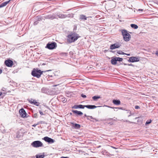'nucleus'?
Listing matches in <instances>:
<instances>
[{
  "mask_svg": "<svg viewBox=\"0 0 158 158\" xmlns=\"http://www.w3.org/2000/svg\"><path fill=\"white\" fill-rule=\"evenodd\" d=\"M79 37L78 34L75 32H72L67 36V41L70 43H73L76 41Z\"/></svg>",
  "mask_w": 158,
  "mask_h": 158,
  "instance_id": "nucleus-1",
  "label": "nucleus"
},
{
  "mask_svg": "<svg viewBox=\"0 0 158 158\" xmlns=\"http://www.w3.org/2000/svg\"><path fill=\"white\" fill-rule=\"evenodd\" d=\"M51 70H49L44 71H42L40 69H34L31 72V75L32 76L36 77L37 78H39L43 73L51 71Z\"/></svg>",
  "mask_w": 158,
  "mask_h": 158,
  "instance_id": "nucleus-2",
  "label": "nucleus"
},
{
  "mask_svg": "<svg viewBox=\"0 0 158 158\" xmlns=\"http://www.w3.org/2000/svg\"><path fill=\"white\" fill-rule=\"evenodd\" d=\"M121 31L124 40L127 42L130 40L131 38V35L127 32V30H122Z\"/></svg>",
  "mask_w": 158,
  "mask_h": 158,
  "instance_id": "nucleus-3",
  "label": "nucleus"
},
{
  "mask_svg": "<svg viewBox=\"0 0 158 158\" xmlns=\"http://www.w3.org/2000/svg\"><path fill=\"white\" fill-rule=\"evenodd\" d=\"M56 47V44L54 42H49L47 44L45 48L49 50H53L55 49Z\"/></svg>",
  "mask_w": 158,
  "mask_h": 158,
  "instance_id": "nucleus-4",
  "label": "nucleus"
},
{
  "mask_svg": "<svg viewBox=\"0 0 158 158\" xmlns=\"http://www.w3.org/2000/svg\"><path fill=\"white\" fill-rule=\"evenodd\" d=\"M31 145L33 147L37 148L43 146V143L39 140L35 141L31 143Z\"/></svg>",
  "mask_w": 158,
  "mask_h": 158,
  "instance_id": "nucleus-5",
  "label": "nucleus"
},
{
  "mask_svg": "<svg viewBox=\"0 0 158 158\" xmlns=\"http://www.w3.org/2000/svg\"><path fill=\"white\" fill-rule=\"evenodd\" d=\"M139 60V57L138 56H131L130 57L128 61L129 62H138Z\"/></svg>",
  "mask_w": 158,
  "mask_h": 158,
  "instance_id": "nucleus-6",
  "label": "nucleus"
},
{
  "mask_svg": "<svg viewBox=\"0 0 158 158\" xmlns=\"http://www.w3.org/2000/svg\"><path fill=\"white\" fill-rule=\"evenodd\" d=\"M42 139L45 142H48L49 144L53 143L55 141L54 139L48 136H45Z\"/></svg>",
  "mask_w": 158,
  "mask_h": 158,
  "instance_id": "nucleus-7",
  "label": "nucleus"
},
{
  "mask_svg": "<svg viewBox=\"0 0 158 158\" xmlns=\"http://www.w3.org/2000/svg\"><path fill=\"white\" fill-rule=\"evenodd\" d=\"M56 15L60 19H64L66 18V17H70L73 15L72 14H69L68 15H65L57 13L56 14Z\"/></svg>",
  "mask_w": 158,
  "mask_h": 158,
  "instance_id": "nucleus-8",
  "label": "nucleus"
},
{
  "mask_svg": "<svg viewBox=\"0 0 158 158\" xmlns=\"http://www.w3.org/2000/svg\"><path fill=\"white\" fill-rule=\"evenodd\" d=\"M121 46V44L119 43H116L110 45V49L111 50H113L116 48H119Z\"/></svg>",
  "mask_w": 158,
  "mask_h": 158,
  "instance_id": "nucleus-9",
  "label": "nucleus"
},
{
  "mask_svg": "<svg viewBox=\"0 0 158 158\" xmlns=\"http://www.w3.org/2000/svg\"><path fill=\"white\" fill-rule=\"evenodd\" d=\"M4 63L7 66L10 67L13 65V62L11 60L8 59L5 61Z\"/></svg>",
  "mask_w": 158,
  "mask_h": 158,
  "instance_id": "nucleus-10",
  "label": "nucleus"
},
{
  "mask_svg": "<svg viewBox=\"0 0 158 158\" xmlns=\"http://www.w3.org/2000/svg\"><path fill=\"white\" fill-rule=\"evenodd\" d=\"M19 113L21 117L23 118L26 117L27 113L23 108H21L19 110Z\"/></svg>",
  "mask_w": 158,
  "mask_h": 158,
  "instance_id": "nucleus-11",
  "label": "nucleus"
},
{
  "mask_svg": "<svg viewBox=\"0 0 158 158\" xmlns=\"http://www.w3.org/2000/svg\"><path fill=\"white\" fill-rule=\"evenodd\" d=\"M44 18L45 19H56V17L55 14H52V15H45L44 16Z\"/></svg>",
  "mask_w": 158,
  "mask_h": 158,
  "instance_id": "nucleus-12",
  "label": "nucleus"
},
{
  "mask_svg": "<svg viewBox=\"0 0 158 158\" xmlns=\"http://www.w3.org/2000/svg\"><path fill=\"white\" fill-rule=\"evenodd\" d=\"M85 105H83L81 104L78 105H75L72 106V108L74 109H77L78 108L83 109L85 107Z\"/></svg>",
  "mask_w": 158,
  "mask_h": 158,
  "instance_id": "nucleus-13",
  "label": "nucleus"
},
{
  "mask_svg": "<svg viewBox=\"0 0 158 158\" xmlns=\"http://www.w3.org/2000/svg\"><path fill=\"white\" fill-rule=\"evenodd\" d=\"M85 107H86L89 109H95L97 107H101V106H96L94 105H85Z\"/></svg>",
  "mask_w": 158,
  "mask_h": 158,
  "instance_id": "nucleus-14",
  "label": "nucleus"
},
{
  "mask_svg": "<svg viewBox=\"0 0 158 158\" xmlns=\"http://www.w3.org/2000/svg\"><path fill=\"white\" fill-rule=\"evenodd\" d=\"M72 125V127L76 129H78L81 127V125L77 123H71Z\"/></svg>",
  "mask_w": 158,
  "mask_h": 158,
  "instance_id": "nucleus-15",
  "label": "nucleus"
},
{
  "mask_svg": "<svg viewBox=\"0 0 158 158\" xmlns=\"http://www.w3.org/2000/svg\"><path fill=\"white\" fill-rule=\"evenodd\" d=\"M72 112L77 115L81 116L83 114L81 112L77 110H72Z\"/></svg>",
  "mask_w": 158,
  "mask_h": 158,
  "instance_id": "nucleus-16",
  "label": "nucleus"
},
{
  "mask_svg": "<svg viewBox=\"0 0 158 158\" xmlns=\"http://www.w3.org/2000/svg\"><path fill=\"white\" fill-rule=\"evenodd\" d=\"M11 0H9L8 1H7L6 2H5L2 3L0 5V8L3 7L5 6H6L8 3H9Z\"/></svg>",
  "mask_w": 158,
  "mask_h": 158,
  "instance_id": "nucleus-17",
  "label": "nucleus"
},
{
  "mask_svg": "<svg viewBox=\"0 0 158 158\" xmlns=\"http://www.w3.org/2000/svg\"><path fill=\"white\" fill-rule=\"evenodd\" d=\"M112 102L114 104L117 105H119L121 103L120 101L119 100L114 99L112 101Z\"/></svg>",
  "mask_w": 158,
  "mask_h": 158,
  "instance_id": "nucleus-18",
  "label": "nucleus"
},
{
  "mask_svg": "<svg viewBox=\"0 0 158 158\" xmlns=\"http://www.w3.org/2000/svg\"><path fill=\"white\" fill-rule=\"evenodd\" d=\"M90 118L94 120H91V121H92L93 122H98V120H97L95 118H93V117L92 116H88L87 117V119L88 120H90Z\"/></svg>",
  "mask_w": 158,
  "mask_h": 158,
  "instance_id": "nucleus-19",
  "label": "nucleus"
},
{
  "mask_svg": "<svg viewBox=\"0 0 158 158\" xmlns=\"http://www.w3.org/2000/svg\"><path fill=\"white\" fill-rule=\"evenodd\" d=\"M117 61L115 57L112 58L111 60V63L113 65L116 64H117Z\"/></svg>",
  "mask_w": 158,
  "mask_h": 158,
  "instance_id": "nucleus-20",
  "label": "nucleus"
},
{
  "mask_svg": "<svg viewBox=\"0 0 158 158\" xmlns=\"http://www.w3.org/2000/svg\"><path fill=\"white\" fill-rule=\"evenodd\" d=\"M43 154L42 155H39L37 154L35 156V157L36 158H44L45 156L44 155V153H43Z\"/></svg>",
  "mask_w": 158,
  "mask_h": 158,
  "instance_id": "nucleus-21",
  "label": "nucleus"
},
{
  "mask_svg": "<svg viewBox=\"0 0 158 158\" xmlns=\"http://www.w3.org/2000/svg\"><path fill=\"white\" fill-rule=\"evenodd\" d=\"M87 18L86 16L84 15H80V19L81 20H86Z\"/></svg>",
  "mask_w": 158,
  "mask_h": 158,
  "instance_id": "nucleus-22",
  "label": "nucleus"
},
{
  "mask_svg": "<svg viewBox=\"0 0 158 158\" xmlns=\"http://www.w3.org/2000/svg\"><path fill=\"white\" fill-rule=\"evenodd\" d=\"M100 98V96H94L92 97V99L94 101H97L98 99Z\"/></svg>",
  "mask_w": 158,
  "mask_h": 158,
  "instance_id": "nucleus-23",
  "label": "nucleus"
},
{
  "mask_svg": "<svg viewBox=\"0 0 158 158\" xmlns=\"http://www.w3.org/2000/svg\"><path fill=\"white\" fill-rule=\"evenodd\" d=\"M32 104H33L36 106H39L40 103L38 102H36L35 100H34Z\"/></svg>",
  "mask_w": 158,
  "mask_h": 158,
  "instance_id": "nucleus-24",
  "label": "nucleus"
},
{
  "mask_svg": "<svg viewBox=\"0 0 158 158\" xmlns=\"http://www.w3.org/2000/svg\"><path fill=\"white\" fill-rule=\"evenodd\" d=\"M131 27L132 28H134L135 29H137L138 28V26L137 25L134 24H131Z\"/></svg>",
  "mask_w": 158,
  "mask_h": 158,
  "instance_id": "nucleus-25",
  "label": "nucleus"
},
{
  "mask_svg": "<svg viewBox=\"0 0 158 158\" xmlns=\"http://www.w3.org/2000/svg\"><path fill=\"white\" fill-rule=\"evenodd\" d=\"M41 92L43 93H46L47 92V89L46 88L44 87L42 88L41 90Z\"/></svg>",
  "mask_w": 158,
  "mask_h": 158,
  "instance_id": "nucleus-26",
  "label": "nucleus"
},
{
  "mask_svg": "<svg viewBox=\"0 0 158 158\" xmlns=\"http://www.w3.org/2000/svg\"><path fill=\"white\" fill-rule=\"evenodd\" d=\"M27 100L29 102V103H30L31 104H32V103L34 101V100L32 98H30V99H27Z\"/></svg>",
  "mask_w": 158,
  "mask_h": 158,
  "instance_id": "nucleus-27",
  "label": "nucleus"
},
{
  "mask_svg": "<svg viewBox=\"0 0 158 158\" xmlns=\"http://www.w3.org/2000/svg\"><path fill=\"white\" fill-rule=\"evenodd\" d=\"M117 53L119 54L124 55V54H125V53L121 51H117Z\"/></svg>",
  "mask_w": 158,
  "mask_h": 158,
  "instance_id": "nucleus-28",
  "label": "nucleus"
},
{
  "mask_svg": "<svg viewBox=\"0 0 158 158\" xmlns=\"http://www.w3.org/2000/svg\"><path fill=\"white\" fill-rule=\"evenodd\" d=\"M117 61H122L123 59L120 57H115Z\"/></svg>",
  "mask_w": 158,
  "mask_h": 158,
  "instance_id": "nucleus-29",
  "label": "nucleus"
},
{
  "mask_svg": "<svg viewBox=\"0 0 158 158\" xmlns=\"http://www.w3.org/2000/svg\"><path fill=\"white\" fill-rule=\"evenodd\" d=\"M35 19L38 21V22L42 20L40 16H37Z\"/></svg>",
  "mask_w": 158,
  "mask_h": 158,
  "instance_id": "nucleus-30",
  "label": "nucleus"
},
{
  "mask_svg": "<svg viewBox=\"0 0 158 158\" xmlns=\"http://www.w3.org/2000/svg\"><path fill=\"white\" fill-rule=\"evenodd\" d=\"M152 122V120H147L146 123H145V125H146Z\"/></svg>",
  "mask_w": 158,
  "mask_h": 158,
  "instance_id": "nucleus-31",
  "label": "nucleus"
},
{
  "mask_svg": "<svg viewBox=\"0 0 158 158\" xmlns=\"http://www.w3.org/2000/svg\"><path fill=\"white\" fill-rule=\"evenodd\" d=\"M61 100L63 102L65 103L67 101V100L65 98L63 97L61 98Z\"/></svg>",
  "mask_w": 158,
  "mask_h": 158,
  "instance_id": "nucleus-32",
  "label": "nucleus"
},
{
  "mask_svg": "<svg viewBox=\"0 0 158 158\" xmlns=\"http://www.w3.org/2000/svg\"><path fill=\"white\" fill-rule=\"evenodd\" d=\"M38 23H39V22L35 19V21L34 22L33 24L34 25H36Z\"/></svg>",
  "mask_w": 158,
  "mask_h": 158,
  "instance_id": "nucleus-33",
  "label": "nucleus"
},
{
  "mask_svg": "<svg viewBox=\"0 0 158 158\" xmlns=\"http://www.w3.org/2000/svg\"><path fill=\"white\" fill-rule=\"evenodd\" d=\"M33 117L35 118H37L38 117V114L37 113L34 114Z\"/></svg>",
  "mask_w": 158,
  "mask_h": 158,
  "instance_id": "nucleus-34",
  "label": "nucleus"
},
{
  "mask_svg": "<svg viewBox=\"0 0 158 158\" xmlns=\"http://www.w3.org/2000/svg\"><path fill=\"white\" fill-rule=\"evenodd\" d=\"M114 108L116 109H119L124 110V109H123V107H117V108Z\"/></svg>",
  "mask_w": 158,
  "mask_h": 158,
  "instance_id": "nucleus-35",
  "label": "nucleus"
},
{
  "mask_svg": "<svg viewBox=\"0 0 158 158\" xmlns=\"http://www.w3.org/2000/svg\"><path fill=\"white\" fill-rule=\"evenodd\" d=\"M81 96L83 98H85L86 97V95L84 94H81Z\"/></svg>",
  "mask_w": 158,
  "mask_h": 158,
  "instance_id": "nucleus-36",
  "label": "nucleus"
},
{
  "mask_svg": "<svg viewBox=\"0 0 158 158\" xmlns=\"http://www.w3.org/2000/svg\"><path fill=\"white\" fill-rule=\"evenodd\" d=\"M135 108L136 109H138L140 108V107L138 106H135Z\"/></svg>",
  "mask_w": 158,
  "mask_h": 158,
  "instance_id": "nucleus-37",
  "label": "nucleus"
},
{
  "mask_svg": "<svg viewBox=\"0 0 158 158\" xmlns=\"http://www.w3.org/2000/svg\"><path fill=\"white\" fill-rule=\"evenodd\" d=\"M67 53H63L61 54V55H63V56H66L67 55Z\"/></svg>",
  "mask_w": 158,
  "mask_h": 158,
  "instance_id": "nucleus-38",
  "label": "nucleus"
},
{
  "mask_svg": "<svg viewBox=\"0 0 158 158\" xmlns=\"http://www.w3.org/2000/svg\"><path fill=\"white\" fill-rule=\"evenodd\" d=\"M39 112L40 113V114L41 115H43L44 114L43 113L42 111H41L40 110L39 111Z\"/></svg>",
  "mask_w": 158,
  "mask_h": 158,
  "instance_id": "nucleus-39",
  "label": "nucleus"
},
{
  "mask_svg": "<svg viewBox=\"0 0 158 158\" xmlns=\"http://www.w3.org/2000/svg\"><path fill=\"white\" fill-rule=\"evenodd\" d=\"M155 54L157 56H158V50L156 51Z\"/></svg>",
  "mask_w": 158,
  "mask_h": 158,
  "instance_id": "nucleus-40",
  "label": "nucleus"
},
{
  "mask_svg": "<svg viewBox=\"0 0 158 158\" xmlns=\"http://www.w3.org/2000/svg\"><path fill=\"white\" fill-rule=\"evenodd\" d=\"M127 111H128V112H129L130 114H132H132H132L131 113V112L130 111V110H127Z\"/></svg>",
  "mask_w": 158,
  "mask_h": 158,
  "instance_id": "nucleus-41",
  "label": "nucleus"
},
{
  "mask_svg": "<svg viewBox=\"0 0 158 158\" xmlns=\"http://www.w3.org/2000/svg\"><path fill=\"white\" fill-rule=\"evenodd\" d=\"M128 65L129 66H133V64H128Z\"/></svg>",
  "mask_w": 158,
  "mask_h": 158,
  "instance_id": "nucleus-42",
  "label": "nucleus"
},
{
  "mask_svg": "<svg viewBox=\"0 0 158 158\" xmlns=\"http://www.w3.org/2000/svg\"><path fill=\"white\" fill-rule=\"evenodd\" d=\"M60 158H69L68 157H64V156H62Z\"/></svg>",
  "mask_w": 158,
  "mask_h": 158,
  "instance_id": "nucleus-43",
  "label": "nucleus"
},
{
  "mask_svg": "<svg viewBox=\"0 0 158 158\" xmlns=\"http://www.w3.org/2000/svg\"><path fill=\"white\" fill-rule=\"evenodd\" d=\"M128 122L130 123H134V122H131L129 121H128Z\"/></svg>",
  "mask_w": 158,
  "mask_h": 158,
  "instance_id": "nucleus-44",
  "label": "nucleus"
},
{
  "mask_svg": "<svg viewBox=\"0 0 158 158\" xmlns=\"http://www.w3.org/2000/svg\"><path fill=\"white\" fill-rule=\"evenodd\" d=\"M139 118H140L139 117H136V118H135V119H139Z\"/></svg>",
  "mask_w": 158,
  "mask_h": 158,
  "instance_id": "nucleus-45",
  "label": "nucleus"
},
{
  "mask_svg": "<svg viewBox=\"0 0 158 158\" xmlns=\"http://www.w3.org/2000/svg\"><path fill=\"white\" fill-rule=\"evenodd\" d=\"M124 55H127L128 56H130V54H127V53H125V54H124Z\"/></svg>",
  "mask_w": 158,
  "mask_h": 158,
  "instance_id": "nucleus-46",
  "label": "nucleus"
},
{
  "mask_svg": "<svg viewBox=\"0 0 158 158\" xmlns=\"http://www.w3.org/2000/svg\"><path fill=\"white\" fill-rule=\"evenodd\" d=\"M37 125V124H34V125H32V126L33 127H35Z\"/></svg>",
  "mask_w": 158,
  "mask_h": 158,
  "instance_id": "nucleus-47",
  "label": "nucleus"
},
{
  "mask_svg": "<svg viewBox=\"0 0 158 158\" xmlns=\"http://www.w3.org/2000/svg\"><path fill=\"white\" fill-rule=\"evenodd\" d=\"M2 72V70L0 69V74H1Z\"/></svg>",
  "mask_w": 158,
  "mask_h": 158,
  "instance_id": "nucleus-48",
  "label": "nucleus"
},
{
  "mask_svg": "<svg viewBox=\"0 0 158 158\" xmlns=\"http://www.w3.org/2000/svg\"><path fill=\"white\" fill-rule=\"evenodd\" d=\"M108 124H110L111 125L113 124V123L110 122V123H109Z\"/></svg>",
  "mask_w": 158,
  "mask_h": 158,
  "instance_id": "nucleus-49",
  "label": "nucleus"
},
{
  "mask_svg": "<svg viewBox=\"0 0 158 158\" xmlns=\"http://www.w3.org/2000/svg\"><path fill=\"white\" fill-rule=\"evenodd\" d=\"M58 85H59L58 84V85H53V86H54V87H55V86H56Z\"/></svg>",
  "mask_w": 158,
  "mask_h": 158,
  "instance_id": "nucleus-50",
  "label": "nucleus"
},
{
  "mask_svg": "<svg viewBox=\"0 0 158 158\" xmlns=\"http://www.w3.org/2000/svg\"><path fill=\"white\" fill-rule=\"evenodd\" d=\"M128 64H125V63H124V65H128Z\"/></svg>",
  "mask_w": 158,
  "mask_h": 158,
  "instance_id": "nucleus-51",
  "label": "nucleus"
},
{
  "mask_svg": "<svg viewBox=\"0 0 158 158\" xmlns=\"http://www.w3.org/2000/svg\"><path fill=\"white\" fill-rule=\"evenodd\" d=\"M2 94V92H0V96H1Z\"/></svg>",
  "mask_w": 158,
  "mask_h": 158,
  "instance_id": "nucleus-52",
  "label": "nucleus"
},
{
  "mask_svg": "<svg viewBox=\"0 0 158 158\" xmlns=\"http://www.w3.org/2000/svg\"><path fill=\"white\" fill-rule=\"evenodd\" d=\"M132 115V114H129L128 115V117H129L131 115Z\"/></svg>",
  "mask_w": 158,
  "mask_h": 158,
  "instance_id": "nucleus-53",
  "label": "nucleus"
},
{
  "mask_svg": "<svg viewBox=\"0 0 158 158\" xmlns=\"http://www.w3.org/2000/svg\"><path fill=\"white\" fill-rule=\"evenodd\" d=\"M84 116H85V117H87L88 116H87L86 114H84Z\"/></svg>",
  "mask_w": 158,
  "mask_h": 158,
  "instance_id": "nucleus-54",
  "label": "nucleus"
},
{
  "mask_svg": "<svg viewBox=\"0 0 158 158\" xmlns=\"http://www.w3.org/2000/svg\"><path fill=\"white\" fill-rule=\"evenodd\" d=\"M108 119L109 120H111V119H112V118H108Z\"/></svg>",
  "mask_w": 158,
  "mask_h": 158,
  "instance_id": "nucleus-55",
  "label": "nucleus"
},
{
  "mask_svg": "<svg viewBox=\"0 0 158 158\" xmlns=\"http://www.w3.org/2000/svg\"><path fill=\"white\" fill-rule=\"evenodd\" d=\"M45 64H46L44 63L42 64L43 65H45Z\"/></svg>",
  "mask_w": 158,
  "mask_h": 158,
  "instance_id": "nucleus-56",
  "label": "nucleus"
},
{
  "mask_svg": "<svg viewBox=\"0 0 158 158\" xmlns=\"http://www.w3.org/2000/svg\"><path fill=\"white\" fill-rule=\"evenodd\" d=\"M128 120H126V122H128Z\"/></svg>",
  "mask_w": 158,
  "mask_h": 158,
  "instance_id": "nucleus-57",
  "label": "nucleus"
},
{
  "mask_svg": "<svg viewBox=\"0 0 158 158\" xmlns=\"http://www.w3.org/2000/svg\"><path fill=\"white\" fill-rule=\"evenodd\" d=\"M116 110H117V109H116ZM114 110H115H115H116V109H115V110L114 109Z\"/></svg>",
  "mask_w": 158,
  "mask_h": 158,
  "instance_id": "nucleus-58",
  "label": "nucleus"
},
{
  "mask_svg": "<svg viewBox=\"0 0 158 158\" xmlns=\"http://www.w3.org/2000/svg\"><path fill=\"white\" fill-rule=\"evenodd\" d=\"M139 10H143L142 9H141V10H140L139 9Z\"/></svg>",
  "mask_w": 158,
  "mask_h": 158,
  "instance_id": "nucleus-59",
  "label": "nucleus"
},
{
  "mask_svg": "<svg viewBox=\"0 0 158 158\" xmlns=\"http://www.w3.org/2000/svg\"><path fill=\"white\" fill-rule=\"evenodd\" d=\"M137 122H139V120H137Z\"/></svg>",
  "mask_w": 158,
  "mask_h": 158,
  "instance_id": "nucleus-60",
  "label": "nucleus"
},
{
  "mask_svg": "<svg viewBox=\"0 0 158 158\" xmlns=\"http://www.w3.org/2000/svg\"><path fill=\"white\" fill-rule=\"evenodd\" d=\"M110 108H114V107H111Z\"/></svg>",
  "mask_w": 158,
  "mask_h": 158,
  "instance_id": "nucleus-61",
  "label": "nucleus"
}]
</instances>
